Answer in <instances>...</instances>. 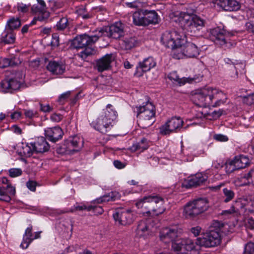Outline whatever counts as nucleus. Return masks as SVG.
Wrapping results in <instances>:
<instances>
[{
  "mask_svg": "<svg viewBox=\"0 0 254 254\" xmlns=\"http://www.w3.org/2000/svg\"><path fill=\"white\" fill-rule=\"evenodd\" d=\"M191 99L198 106L216 107L225 103L227 98L222 91L208 87L196 91Z\"/></svg>",
  "mask_w": 254,
  "mask_h": 254,
  "instance_id": "1",
  "label": "nucleus"
},
{
  "mask_svg": "<svg viewBox=\"0 0 254 254\" xmlns=\"http://www.w3.org/2000/svg\"><path fill=\"white\" fill-rule=\"evenodd\" d=\"M164 199L158 195H149L138 200L135 205L138 208H144L145 213L151 216L162 214L165 210Z\"/></svg>",
  "mask_w": 254,
  "mask_h": 254,
  "instance_id": "2",
  "label": "nucleus"
},
{
  "mask_svg": "<svg viewBox=\"0 0 254 254\" xmlns=\"http://www.w3.org/2000/svg\"><path fill=\"white\" fill-rule=\"evenodd\" d=\"M117 116V112L113 109V106L108 104L98 118L93 121L91 125L96 130L105 133L112 127V123Z\"/></svg>",
  "mask_w": 254,
  "mask_h": 254,
  "instance_id": "3",
  "label": "nucleus"
},
{
  "mask_svg": "<svg viewBox=\"0 0 254 254\" xmlns=\"http://www.w3.org/2000/svg\"><path fill=\"white\" fill-rule=\"evenodd\" d=\"M180 25L186 33L195 34L204 26L205 21L196 15H190L181 13L179 20Z\"/></svg>",
  "mask_w": 254,
  "mask_h": 254,
  "instance_id": "4",
  "label": "nucleus"
},
{
  "mask_svg": "<svg viewBox=\"0 0 254 254\" xmlns=\"http://www.w3.org/2000/svg\"><path fill=\"white\" fill-rule=\"evenodd\" d=\"M137 117L139 119V126L146 128L151 126L155 121V108L149 102L145 105L136 107Z\"/></svg>",
  "mask_w": 254,
  "mask_h": 254,
  "instance_id": "5",
  "label": "nucleus"
},
{
  "mask_svg": "<svg viewBox=\"0 0 254 254\" xmlns=\"http://www.w3.org/2000/svg\"><path fill=\"white\" fill-rule=\"evenodd\" d=\"M201 45L194 42L184 41L173 52V58L176 59L196 58L200 54Z\"/></svg>",
  "mask_w": 254,
  "mask_h": 254,
  "instance_id": "6",
  "label": "nucleus"
},
{
  "mask_svg": "<svg viewBox=\"0 0 254 254\" xmlns=\"http://www.w3.org/2000/svg\"><path fill=\"white\" fill-rule=\"evenodd\" d=\"M208 208V202L205 198H199L188 202L184 210L187 218H193L205 211Z\"/></svg>",
  "mask_w": 254,
  "mask_h": 254,
  "instance_id": "7",
  "label": "nucleus"
},
{
  "mask_svg": "<svg viewBox=\"0 0 254 254\" xmlns=\"http://www.w3.org/2000/svg\"><path fill=\"white\" fill-rule=\"evenodd\" d=\"M221 236L218 229L210 230L196 239V244L199 247L211 248L221 243Z\"/></svg>",
  "mask_w": 254,
  "mask_h": 254,
  "instance_id": "8",
  "label": "nucleus"
},
{
  "mask_svg": "<svg viewBox=\"0 0 254 254\" xmlns=\"http://www.w3.org/2000/svg\"><path fill=\"white\" fill-rule=\"evenodd\" d=\"M124 24L121 21H118L110 26L98 28L95 32L101 33V37L104 36L117 39L124 35Z\"/></svg>",
  "mask_w": 254,
  "mask_h": 254,
  "instance_id": "9",
  "label": "nucleus"
},
{
  "mask_svg": "<svg viewBox=\"0 0 254 254\" xmlns=\"http://www.w3.org/2000/svg\"><path fill=\"white\" fill-rule=\"evenodd\" d=\"M161 41L166 47L174 50V51L178 48L184 39L182 38L178 32L176 31H166L163 33Z\"/></svg>",
  "mask_w": 254,
  "mask_h": 254,
  "instance_id": "10",
  "label": "nucleus"
},
{
  "mask_svg": "<svg viewBox=\"0 0 254 254\" xmlns=\"http://www.w3.org/2000/svg\"><path fill=\"white\" fill-rule=\"evenodd\" d=\"M16 19L11 18L7 22L5 30L1 34L0 38V43L11 44L14 43L15 40Z\"/></svg>",
  "mask_w": 254,
  "mask_h": 254,
  "instance_id": "11",
  "label": "nucleus"
},
{
  "mask_svg": "<svg viewBox=\"0 0 254 254\" xmlns=\"http://www.w3.org/2000/svg\"><path fill=\"white\" fill-rule=\"evenodd\" d=\"M95 32L94 35L90 36L85 34L77 36L73 40V46L76 49H82L87 46H92L98 41L101 34L100 32Z\"/></svg>",
  "mask_w": 254,
  "mask_h": 254,
  "instance_id": "12",
  "label": "nucleus"
},
{
  "mask_svg": "<svg viewBox=\"0 0 254 254\" xmlns=\"http://www.w3.org/2000/svg\"><path fill=\"white\" fill-rule=\"evenodd\" d=\"M181 233L182 230L177 227L165 228L160 232L159 237L162 242L169 244L179 238Z\"/></svg>",
  "mask_w": 254,
  "mask_h": 254,
  "instance_id": "13",
  "label": "nucleus"
},
{
  "mask_svg": "<svg viewBox=\"0 0 254 254\" xmlns=\"http://www.w3.org/2000/svg\"><path fill=\"white\" fill-rule=\"evenodd\" d=\"M116 222L123 225L131 224L134 220V216L129 209H118L113 215Z\"/></svg>",
  "mask_w": 254,
  "mask_h": 254,
  "instance_id": "14",
  "label": "nucleus"
},
{
  "mask_svg": "<svg viewBox=\"0 0 254 254\" xmlns=\"http://www.w3.org/2000/svg\"><path fill=\"white\" fill-rule=\"evenodd\" d=\"M16 86V73L7 72L5 78L0 83V87L2 92L12 93Z\"/></svg>",
  "mask_w": 254,
  "mask_h": 254,
  "instance_id": "15",
  "label": "nucleus"
},
{
  "mask_svg": "<svg viewBox=\"0 0 254 254\" xmlns=\"http://www.w3.org/2000/svg\"><path fill=\"white\" fill-rule=\"evenodd\" d=\"M214 6L224 11H237L240 8V3L236 0H215Z\"/></svg>",
  "mask_w": 254,
  "mask_h": 254,
  "instance_id": "16",
  "label": "nucleus"
},
{
  "mask_svg": "<svg viewBox=\"0 0 254 254\" xmlns=\"http://www.w3.org/2000/svg\"><path fill=\"white\" fill-rule=\"evenodd\" d=\"M21 135V141L18 142L17 144V152L18 154L21 156H30L31 155L32 152L33 151L31 146H29L27 143L24 142L23 136H24V132L23 129L17 126V135Z\"/></svg>",
  "mask_w": 254,
  "mask_h": 254,
  "instance_id": "17",
  "label": "nucleus"
},
{
  "mask_svg": "<svg viewBox=\"0 0 254 254\" xmlns=\"http://www.w3.org/2000/svg\"><path fill=\"white\" fill-rule=\"evenodd\" d=\"M183 121L180 118H172L160 128V132L164 134H169L182 127Z\"/></svg>",
  "mask_w": 254,
  "mask_h": 254,
  "instance_id": "18",
  "label": "nucleus"
},
{
  "mask_svg": "<svg viewBox=\"0 0 254 254\" xmlns=\"http://www.w3.org/2000/svg\"><path fill=\"white\" fill-rule=\"evenodd\" d=\"M113 54H107L96 61V66L99 72L108 70L111 67V63L115 60Z\"/></svg>",
  "mask_w": 254,
  "mask_h": 254,
  "instance_id": "19",
  "label": "nucleus"
},
{
  "mask_svg": "<svg viewBox=\"0 0 254 254\" xmlns=\"http://www.w3.org/2000/svg\"><path fill=\"white\" fill-rule=\"evenodd\" d=\"M67 145L66 151L73 153L79 151L83 146V139L79 136L75 135L70 137L66 142Z\"/></svg>",
  "mask_w": 254,
  "mask_h": 254,
  "instance_id": "20",
  "label": "nucleus"
},
{
  "mask_svg": "<svg viewBox=\"0 0 254 254\" xmlns=\"http://www.w3.org/2000/svg\"><path fill=\"white\" fill-rule=\"evenodd\" d=\"M156 63L152 57H148L143 61L140 62L136 67L135 73L138 76H141L143 72H147L156 66Z\"/></svg>",
  "mask_w": 254,
  "mask_h": 254,
  "instance_id": "21",
  "label": "nucleus"
},
{
  "mask_svg": "<svg viewBox=\"0 0 254 254\" xmlns=\"http://www.w3.org/2000/svg\"><path fill=\"white\" fill-rule=\"evenodd\" d=\"M210 38L217 45L224 46L227 44L225 31L219 27L210 30Z\"/></svg>",
  "mask_w": 254,
  "mask_h": 254,
  "instance_id": "22",
  "label": "nucleus"
},
{
  "mask_svg": "<svg viewBox=\"0 0 254 254\" xmlns=\"http://www.w3.org/2000/svg\"><path fill=\"white\" fill-rule=\"evenodd\" d=\"M208 176L205 174L196 173L187 180L185 186L187 188L196 187L204 184Z\"/></svg>",
  "mask_w": 254,
  "mask_h": 254,
  "instance_id": "23",
  "label": "nucleus"
},
{
  "mask_svg": "<svg viewBox=\"0 0 254 254\" xmlns=\"http://www.w3.org/2000/svg\"><path fill=\"white\" fill-rule=\"evenodd\" d=\"M33 151L36 153H44L50 149V145L43 136L38 137L34 142L30 143Z\"/></svg>",
  "mask_w": 254,
  "mask_h": 254,
  "instance_id": "24",
  "label": "nucleus"
},
{
  "mask_svg": "<svg viewBox=\"0 0 254 254\" xmlns=\"http://www.w3.org/2000/svg\"><path fill=\"white\" fill-rule=\"evenodd\" d=\"M64 132L62 128L59 127H48L45 129V135L46 137L51 141L56 142L61 139Z\"/></svg>",
  "mask_w": 254,
  "mask_h": 254,
  "instance_id": "25",
  "label": "nucleus"
},
{
  "mask_svg": "<svg viewBox=\"0 0 254 254\" xmlns=\"http://www.w3.org/2000/svg\"><path fill=\"white\" fill-rule=\"evenodd\" d=\"M47 69L53 74L60 75L65 70V65L62 61H51L47 65Z\"/></svg>",
  "mask_w": 254,
  "mask_h": 254,
  "instance_id": "26",
  "label": "nucleus"
},
{
  "mask_svg": "<svg viewBox=\"0 0 254 254\" xmlns=\"http://www.w3.org/2000/svg\"><path fill=\"white\" fill-rule=\"evenodd\" d=\"M31 11L32 13L37 14V19L40 21H45L50 16L49 12L46 9H42L41 6L38 4H34L31 7Z\"/></svg>",
  "mask_w": 254,
  "mask_h": 254,
  "instance_id": "27",
  "label": "nucleus"
},
{
  "mask_svg": "<svg viewBox=\"0 0 254 254\" xmlns=\"http://www.w3.org/2000/svg\"><path fill=\"white\" fill-rule=\"evenodd\" d=\"M150 232L151 231L145 221H141L139 222L136 230V234L138 237L145 238Z\"/></svg>",
  "mask_w": 254,
  "mask_h": 254,
  "instance_id": "28",
  "label": "nucleus"
},
{
  "mask_svg": "<svg viewBox=\"0 0 254 254\" xmlns=\"http://www.w3.org/2000/svg\"><path fill=\"white\" fill-rule=\"evenodd\" d=\"M145 25L150 24H155L158 23V15L154 10H143Z\"/></svg>",
  "mask_w": 254,
  "mask_h": 254,
  "instance_id": "29",
  "label": "nucleus"
},
{
  "mask_svg": "<svg viewBox=\"0 0 254 254\" xmlns=\"http://www.w3.org/2000/svg\"><path fill=\"white\" fill-rule=\"evenodd\" d=\"M15 191V188L11 186L10 184H8L5 187L0 188V200L10 201V197L5 193H8L9 194L14 195Z\"/></svg>",
  "mask_w": 254,
  "mask_h": 254,
  "instance_id": "30",
  "label": "nucleus"
},
{
  "mask_svg": "<svg viewBox=\"0 0 254 254\" xmlns=\"http://www.w3.org/2000/svg\"><path fill=\"white\" fill-rule=\"evenodd\" d=\"M149 141L146 138H142L139 141L133 143L129 149L131 152H142L149 147Z\"/></svg>",
  "mask_w": 254,
  "mask_h": 254,
  "instance_id": "31",
  "label": "nucleus"
},
{
  "mask_svg": "<svg viewBox=\"0 0 254 254\" xmlns=\"http://www.w3.org/2000/svg\"><path fill=\"white\" fill-rule=\"evenodd\" d=\"M32 226L30 225L25 230L23 241L20 246L23 249H27L33 241V234H32Z\"/></svg>",
  "mask_w": 254,
  "mask_h": 254,
  "instance_id": "32",
  "label": "nucleus"
},
{
  "mask_svg": "<svg viewBox=\"0 0 254 254\" xmlns=\"http://www.w3.org/2000/svg\"><path fill=\"white\" fill-rule=\"evenodd\" d=\"M121 198V194L117 191H111L105 194L97 200L98 203L115 201Z\"/></svg>",
  "mask_w": 254,
  "mask_h": 254,
  "instance_id": "33",
  "label": "nucleus"
},
{
  "mask_svg": "<svg viewBox=\"0 0 254 254\" xmlns=\"http://www.w3.org/2000/svg\"><path fill=\"white\" fill-rule=\"evenodd\" d=\"M133 23L136 26H146L143 9L136 11L132 14Z\"/></svg>",
  "mask_w": 254,
  "mask_h": 254,
  "instance_id": "34",
  "label": "nucleus"
},
{
  "mask_svg": "<svg viewBox=\"0 0 254 254\" xmlns=\"http://www.w3.org/2000/svg\"><path fill=\"white\" fill-rule=\"evenodd\" d=\"M239 202L242 212L243 209L245 210V212L248 211L250 213L254 212V197L250 199L249 201L243 199L240 200Z\"/></svg>",
  "mask_w": 254,
  "mask_h": 254,
  "instance_id": "35",
  "label": "nucleus"
},
{
  "mask_svg": "<svg viewBox=\"0 0 254 254\" xmlns=\"http://www.w3.org/2000/svg\"><path fill=\"white\" fill-rule=\"evenodd\" d=\"M234 159L236 164V167H237L238 169L244 168L250 164L249 158L247 156L244 155L236 156Z\"/></svg>",
  "mask_w": 254,
  "mask_h": 254,
  "instance_id": "36",
  "label": "nucleus"
},
{
  "mask_svg": "<svg viewBox=\"0 0 254 254\" xmlns=\"http://www.w3.org/2000/svg\"><path fill=\"white\" fill-rule=\"evenodd\" d=\"M16 64L15 57L0 58V68H4L7 67H12Z\"/></svg>",
  "mask_w": 254,
  "mask_h": 254,
  "instance_id": "37",
  "label": "nucleus"
},
{
  "mask_svg": "<svg viewBox=\"0 0 254 254\" xmlns=\"http://www.w3.org/2000/svg\"><path fill=\"white\" fill-rule=\"evenodd\" d=\"M137 41L134 37L125 38L122 41V45L126 50H130L136 46Z\"/></svg>",
  "mask_w": 254,
  "mask_h": 254,
  "instance_id": "38",
  "label": "nucleus"
},
{
  "mask_svg": "<svg viewBox=\"0 0 254 254\" xmlns=\"http://www.w3.org/2000/svg\"><path fill=\"white\" fill-rule=\"evenodd\" d=\"M172 248L174 251L177 252L184 250V239H176L172 242Z\"/></svg>",
  "mask_w": 254,
  "mask_h": 254,
  "instance_id": "39",
  "label": "nucleus"
},
{
  "mask_svg": "<svg viewBox=\"0 0 254 254\" xmlns=\"http://www.w3.org/2000/svg\"><path fill=\"white\" fill-rule=\"evenodd\" d=\"M241 178L246 180L243 185L251 184L254 185V168L252 169L248 173L243 175Z\"/></svg>",
  "mask_w": 254,
  "mask_h": 254,
  "instance_id": "40",
  "label": "nucleus"
},
{
  "mask_svg": "<svg viewBox=\"0 0 254 254\" xmlns=\"http://www.w3.org/2000/svg\"><path fill=\"white\" fill-rule=\"evenodd\" d=\"M240 208L241 209L240 202L239 201H236L235 202V205H232L229 209L224 211L223 214H234L235 215H238L242 212L241 209L240 210Z\"/></svg>",
  "mask_w": 254,
  "mask_h": 254,
  "instance_id": "41",
  "label": "nucleus"
},
{
  "mask_svg": "<svg viewBox=\"0 0 254 254\" xmlns=\"http://www.w3.org/2000/svg\"><path fill=\"white\" fill-rule=\"evenodd\" d=\"M224 165H225V170L227 174H230L236 170H238V168L236 167L234 158L228 160L224 163Z\"/></svg>",
  "mask_w": 254,
  "mask_h": 254,
  "instance_id": "42",
  "label": "nucleus"
},
{
  "mask_svg": "<svg viewBox=\"0 0 254 254\" xmlns=\"http://www.w3.org/2000/svg\"><path fill=\"white\" fill-rule=\"evenodd\" d=\"M198 246L192 240L187 238L184 239V250L187 251H191L197 250L196 247Z\"/></svg>",
  "mask_w": 254,
  "mask_h": 254,
  "instance_id": "43",
  "label": "nucleus"
},
{
  "mask_svg": "<svg viewBox=\"0 0 254 254\" xmlns=\"http://www.w3.org/2000/svg\"><path fill=\"white\" fill-rule=\"evenodd\" d=\"M84 48V50L78 54L82 59H85L88 56L92 55L95 53L94 49L92 46H87Z\"/></svg>",
  "mask_w": 254,
  "mask_h": 254,
  "instance_id": "44",
  "label": "nucleus"
},
{
  "mask_svg": "<svg viewBox=\"0 0 254 254\" xmlns=\"http://www.w3.org/2000/svg\"><path fill=\"white\" fill-rule=\"evenodd\" d=\"M223 192L224 194L223 201L224 202L227 203L230 201L235 196L234 192L232 190L228 188L223 189Z\"/></svg>",
  "mask_w": 254,
  "mask_h": 254,
  "instance_id": "45",
  "label": "nucleus"
},
{
  "mask_svg": "<svg viewBox=\"0 0 254 254\" xmlns=\"http://www.w3.org/2000/svg\"><path fill=\"white\" fill-rule=\"evenodd\" d=\"M92 206H86L84 204L81 203L80 204L76 203L74 206L73 208H71L69 211L70 212H73L76 210L82 211L84 210H86L88 211H90L92 210Z\"/></svg>",
  "mask_w": 254,
  "mask_h": 254,
  "instance_id": "46",
  "label": "nucleus"
},
{
  "mask_svg": "<svg viewBox=\"0 0 254 254\" xmlns=\"http://www.w3.org/2000/svg\"><path fill=\"white\" fill-rule=\"evenodd\" d=\"M68 25V19L65 17H63L57 22L56 28L57 30L63 31L64 30Z\"/></svg>",
  "mask_w": 254,
  "mask_h": 254,
  "instance_id": "47",
  "label": "nucleus"
},
{
  "mask_svg": "<svg viewBox=\"0 0 254 254\" xmlns=\"http://www.w3.org/2000/svg\"><path fill=\"white\" fill-rule=\"evenodd\" d=\"M78 15L84 19H90L92 17V14L88 12L85 7L82 6L76 10Z\"/></svg>",
  "mask_w": 254,
  "mask_h": 254,
  "instance_id": "48",
  "label": "nucleus"
},
{
  "mask_svg": "<svg viewBox=\"0 0 254 254\" xmlns=\"http://www.w3.org/2000/svg\"><path fill=\"white\" fill-rule=\"evenodd\" d=\"M71 91H68L62 94L58 98V102L60 104H63L65 102L67 101L68 98L70 97L71 94Z\"/></svg>",
  "mask_w": 254,
  "mask_h": 254,
  "instance_id": "49",
  "label": "nucleus"
},
{
  "mask_svg": "<svg viewBox=\"0 0 254 254\" xmlns=\"http://www.w3.org/2000/svg\"><path fill=\"white\" fill-rule=\"evenodd\" d=\"M30 6V4H26L23 3H18L17 4V10L18 11L25 13L29 10Z\"/></svg>",
  "mask_w": 254,
  "mask_h": 254,
  "instance_id": "50",
  "label": "nucleus"
},
{
  "mask_svg": "<svg viewBox=\"0 0 254 254\" xmlns=\"http://www.w3.org/2000/svg\"><path fill=\"white\" fill-rule=\"evenodd\" d=\"M244 254H254V243H248L245 247Z\"/></svg>",
  "mask_w": 254,
  "mask_h": 254,
  "instance_id": "51",
  "label": "nucleus"
},
{
  "mask_svg": "<svg viewBox=\"0 0 254 254\" xmlns=\"http://www.w3.org/2000/svg\"><path fill=\"white\" fill-rule=\"evenodd\" d=\"M126 6L132 8H138L141 6V2L139 0H135L132 2H126Z\"/></svg>",
  "mask_w": 254,
  "mask_h": 254,
  "instance_id": "52",
  "label": "nucleus"
},
{
  "mask_svg": "<svg viewBox=\"0 0 254 254\" xmlns=\"http://www.w3.org/2000/svg\"><path fill=\"white\" fill-rule=\"evenodd\" d=\"M213 138L217 141L226 142L228 140V137L222 134H216L213 135Z\"/></svg>",
  "mask_w": 254,
  "mask_h": 254,
  "instance_id": "53",
  "label": "nucleus"
},
{
  "mask_svg": "<svg viewBox=\"0 0 254 254\" xmlns=\"http://www.w3.org/2000/svg\"><path fill=\"white\" fill-rule=\"evenodd\" d=\"M52 47H58L60 45L59 36L57 33L52 35V40L51 42Z\"/></svg>",
  "mask_w": 254,
  "mask_h": 254,
  "instance_id": "54",
  "label": "nucleus"
},
{
  "mask_svg": "<svg viewBox=\"0 0 254 254\" xmlns=\"http://www.w3.org/2000/svg\"><path fill=\"white\" fill-rule=\"evenodd\" d=\"M25 77V73L21 72L19 75L18 78H19V80H17V84H19L18 88L17 89L24 88L26 87L25 84H24V81L23 78Z\"/></svg>",
  "mask_w": 254,
  "mask_h": 254,
  "instance_id": "55",
  "label": "nucleus"
},
{
  "mask_svg": "<svg viewBox=\"0 0 254 254\" xmlns=\"http://www.w3.org/2000/svg\"><path fill=\"white\" fill-rule=\"evenodd\" d=\"M224 165V163L221 160H216L213 162L212 167L217 170L221 169Z\"/></svg>",
  "mask_w": 254,
  "mask_h": 254,
  "instance_id": "56",
  "label": "nucleus"
},
{
  "mask_svg": "<svg viewBox=\"0 0 254 254\" xmlns=\"http://www.w3.org/2000/svg\"><path fill=\"white\" fill-rule=\"evenodd\" d=\"M223 114V111L222 110H218V111H214L212 112L211 114H209L210 116H211L213 120H216L219 118Z\"/></svg>",
  "mask_w": 254,
  "mask_h": 254,
  "instance_id": "57",
  "label": "nucleus"
},
{
  "mask_svg": "<svg viewBox=\"0 0 254 254\" xmlns=\"http://www.w3.org/2000/svg\"><path fill=\"white\" fill-rule=\"evenodd\" d=\"M24 114L25 116L29 118H32L37 115V112L36 111L33 110H25Z\"/></svg>",
  "mask_w": 254,
  "mask_h": 254,
  "instance_id": "58",
  "label": "nucleus"
},
{
  "mask_svg": "<svg viewBox=\"0 0 254 254\" xmlns=\"http://www.w3.org/2000/svg\"><path fill=\"white\" fill-rule=\"evenodd\" d=\"M232 72L230 73V75L232 79H236L238 77V72L237 71V67L236 66H232Z\"/></svg>",
  "mask_w": 254,
  "mask_h": 254,
  "instance_id": "59",
  "label": "nucleus"
},
{
  "mask_svg": "<svg viewBox=\"0 0 254 254\" xmlns=\"http://www.w3.org/2000/svg\"><path fill=\"white\" fill-rule=\"evenodd\" d=\"M63 119V116L60 114L54 113L51 116V119L52 121L59 122Z\"/></svg>",
  "mask_w": 254,
  "mask_h": 254,
  "instance_id": "60",
  "label": "nucleus"
},
{
  "mask_svg": "<svg viewBox=\"0 0 254 254\" xmlns=\"http://www.w3.org/2000/svg\"><path fill=\"white\" fill-rule=\"evenodd\" d=\"M26 186L30 190L34 191L36 190V183L34 181H29L27 182Z\"/></svg>",
  "mask_w": 254,
  "mask_h": 254,
  "instance_id": "61",
  "label": "nucleus"
},
{
  "mask_svg": "<svg viewBox=\"0 0 254 254\" xmlns=\"http://www.w3.org/2000/svg\"><path fill=\"white\" fill-rule=\"evenodd\" d=\"M246 227L247 228L251 230L254 229V219L253 218H249L248 219V222L246 223Z\"/></svg>",
  "mask_w": 254,
  "mask_h": 254,
  "instance_id": "62",
  "label": "nucleus"
},
{
  "mask_svg": "<svg viewBox=\"0 0 254 254\" xmlns=\"http://www.w3.org/2000/svg\"><path fill=\"white\" fill-rule=\"evenodd\" d=\"M113 164L114 166L119 169H123L126 166L124 163L118 160H115L113 162Z\"/></svg>",
  "mask_w": 254,
  "mask_h": 254,
  "instance_id": "63",
  "label": "nucleus"
},
{
  "mask_svg": "<svg viewBox=\"0 0 254 254\" xmlns=\"http://www.w3.org/2000/svg\"><path fill=\"white\" fill-rule=\"evenodd\" d=\"M248 30L254 34V21L251 20L246 24Z\"/></svg>",
  "mask_w": 254,
  "mask_h": 254,
  "instance_id": "64",
  "label": "nucleus"
}]
</instances>
